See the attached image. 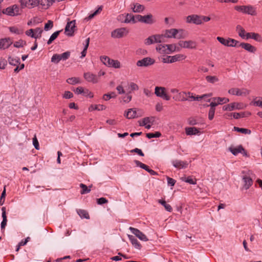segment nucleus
Masks as SVG:
<instances>
[{"mask_svg":"<svg viewBox=\"0 0 262 262\" xmlns=\"http://www.w3.org/2000/svg\"><path fill=\"white\" fill-rule=\"evenodd\" d=\"M100 60L104 65L108 67H112L116 69L120 68V62L118 60L111 59L108 56H101L100 57Z\"/></svg>","mask_w":262,"mask_h":262,"instance_id":"1","label":"nucleus"},{"mask_svg":"<svg viewBox=\"0 0 262 262\" xmlns=\"http://www.w3.org/2000/svg\"><path fill=\"white\" fill-rule=\"evenodd\" d=\"M235 9L239 12L251 15H256V12L255 8L251 6H236L235 7Z\"/></svg>","mask_w":262,"mask_h":262,"instance_id":"2","label":"nucleus"},{"mask_svg":"<svg viewBox=\"0 0 262 262\" xmlns=\"http://www.w3.org/2000/svg\"><path fill=\"white\" fill-rule=\"evenodd\" d=\"M71 55V53L69 51H67L61 54H55L51 58V62L55 64H57L61 60H66L68 59Z\"/></svg>","mask_w":262,"mask_h":262,"instance_id":"3","label":"nucleus"},{"mask_svg":"<svg viewBox=\"0 0 262 262\" xmlns=\"http://www.w3.org/2000/svg\"><path fill=\"white\" fill-rule=\"evenodd\" d=\"M155 94L157 97L162 98V99L168 101L170 97L166 92V88L162 86H156L155 88Z\"/></svg>","mask_w":262,"mask_h":262,"instance_id":"4","label":"nucleus"},{"mask_svg":"<svg viewBox=\"0 0 262 262\" xmlns=\"http://www.w3.org/2000/svg\"><path fill=\"white\" fill-rule=\"evenodd\" d=\"M250 92L246 89L243 88H231L228 90V93L233 95L238 96H246L249 94Z\"/></svg>","mask_w":262,"mask_h":262,"instance_id":"5","label":"nucleus"},{"mask_svg":"<svg viewBox=\"0 0 262 262\" xmlns=\"http://www.w3.org/2000/svg\"><path fill=\"white\" fill-rule=\"evenodd\" d=\"M163 36L160 34L151 35L145 39V43L150 45L154 43H161L163 41Z\"/></svg>","mask_w":262,"mask_h":262,"instance_id":"6","label":"nucleus"},{"mask_svg":"<svg viewBox=\"0 0 262 262\" xmlns=\"http://www.w3.org/2000/svg\"><path fill=\"white\" fill-rule=\"evenodd\" d=\"M42 31V30L40 28H36L35 29H31L26 32V34L27 36L37 39L41 37Z\"/></svg>","mask_w":262,"mask_h":262,"instance_id":"7","label":"nucleus"},{"mask_svg":"<svg viewBox=\"0 0 262 262\" xmlns=\"http://www.w3.org/2000/svg\"><path fill=\"white\" fill-rule=\"evenodd\" d=\"M76 20H73L68 22L65 28V34L69 36H72L75 31Z\"/></svg>","mask_w":262,"mask_h":262,"instance_id":"8","label":"nucleus"},{"mask_svg":"<svg viewBox=\"0 0 262 262\" xmlns=\"http://www.w3.org/2000/svg\"><path fill=\"white\" fill-rule=\"evenodd\" d=\"M244 108V104L241 103L233 102L224 105L223 110L225 111H232L234 110H241Z\"/></svg>","mask_w":262,"mask_h":262,"instance_id":"9","label":"nucleus"},{"mask_svg":"<svg viewBox=\"0 0 262 262\" xmlns=\"http://www.w3.org/2000/svg\"><path fill=\"white\" fill-rule=\"evenodd\" d=\"M155 60L150 57H145L137 62V66L138 67H148L154 64Z\"/></svg>","mask_w":262,"mask_h":262,"instance_id":"10","label":"nucleus"},{"mask_svg":"<svg viewBox=\"0 0 262 262\" xmlns=\"http://www.w3.org/2000/svg\"><path fill=\"white\" fill-rule=\"evenodd\" d=\"M3 12L10 16L17 15L19 14V8L17 5H14L4 9Z\"/></svg>","mask_w":262,"mask_h":262,"instance_id":"11","label":"nucleus"},{"mask_svg":"<svg viewBox=\"0 0 262 262\" xmlns=\"http://www.w3.org/2000/svg\"><path fill=\"white\" fill-rule=\"evenodd\" d=\"M128 33V31L125 28H121L115 29L111 34L112 37L116 38H121Z\"/></svg>","mask_w":262,"mask_h":262,"instance_id":"12","label":"nucleus"},{"mask_svg":"<svg viewBox=\"0 0 262 262\" xmlns=\"http://www.w3.org/2000/svg\"><path fill=\"white\" fill-rule=\"evenodd\" d=\"M201 15H198L195 14L188 15L186 17V21L188 23H193L195 25H201L202 24L201 21Z\"/></svg>","mask_w":262,"mask_h":262,"instance_id":"13","label":"nucleus"},{"mask_svg":"<svg viewBox=\"0 0 262 262\" xmlns=\"http://www.w3.org/2000/svg\"><path fill=\"white\" fill-rule=\"evenodd\" d=\"M129 229L132 232V233L135 234L136 236L139 238L140 240L144 242H146L148 240L146 236L139 229L132 227H130Z\"/></svg>","mask_w":262,"mask_h":262,"instance_id":"14","label":"nucleus"},{"mask_svg":"<svg viewBox=\"0 0 262 262\" xmlns=\"http://www.w3.org/2000/svg\"><path fill=\"white\" fill-rule=\"evenodd\" d=\"M179 45L182 48L188 49H195L196 46V42L192 40H181L179 42Z\"/></svg>","mask_w":262,"mask_h":262,"instance_id":"15","label":"nucleus"},{"mask_svg":"<svg viewBox=\"0 0 262 262\" xmlns=\"http://www.w3.org/2000/svg\"><path fill=\"white\" fill-rule=\"evenodd\" d=\"M187 95L186 97L189 99L188 101H200L202 100L203 98L206 97H209L211 95V94H204L202 96H195L192 93H191L190 92H186Z\"/></svg>","mask_w":262,"mask_h":262,"instance_id":"16","label":"nucleus"},{"mask_svg":"<svg viewBox=\"0 0 262 262\" xmlns=\"http://www.w3.org/2000/svg\"><path fill=\"white\" fill-rule=\"evenodd\" d=\"M177 34H178V29H171L166 30L164 33V34H161V35L163 36V38L164 37L176 38V35H177Z\"/></svg>","mask_w":262,"mask_h":262,"instance_id":"17","label":"nucleus"},{"mask_svg":"<svg viewBox=\"0 0 262 262\" xmlns=\"http://www.w3.org/2000/svg\"><path fill=\"white\" fill-rule=\"evenodd\" d=\"M84 77L88 82H92L93 83H96L98 81L97 76L90 72L84 73Z\"/></svg>","mask_w":262,"mask_h":262,"instance_id":"18","label":"nucleus"},{"mask_svg":"<svg viewBox=\"0 0 262 262\" xmlns=\"http://www.w3.org/2000/svg\"><path fill=\"white\" fill-rule=\"evenodd\" d=\"M239 47H241L242 48L244 49L245 50L251 52V53H255L256 51V48L248 43L242 42L239 44Z\"/></svg>","mask_w":262,"mask_h":262,"instance_id":"19","label":"nucleus"},{"mask_svg":"<svg viewBox=\"0 0 262 262\" xmlns=\"http://www.w3.org/2000/svg\"><path fill=\"white\" fill-rule=\"evenodd\" d=\"M143 18L141 23L151 25L156 22V19L154 18L151 14L144 15L143 16Z\"/></svg>","mask_w":262,"mask_h":262,"instance_id":"20","label":"nucleus"},{"mask_svg":"<svg viewBox=\"0 0 262 262\" xmlns=\"http://www.w3.org/2000/svg\"><path fill=\"white\" fill-rule=\"evenodd\" d=\"M172 163L174 167L179 169L185 168L188 166L187 162L179 160H174Z\"/></svg>","mask_w":262,"mask_h":262,"instance_id":"21","label":"nucleus"},{"mask_svg":"<svg viewBox=\"0 0 262 262\" xmlns=\"http://www.w3.org/2000/svg\"><path fill=\"white\" fill-rule=\"evenodd\" d=\"M186 95L187 94L186 92H179L176 96H173V99L176 101H185L189 100V99L186 97Z\"/></svg>","mask_w":262,"mask_h":262,"instance_id":"22","label":"nucleus"},{"mask_svg":"<svg viewBox=\"0 0 262 262\" xmlns=\"http://www.w3.org/2000/svg\"><path fill=\"white\" fill-rule=\"evenodd\" d=\"M12 43L10 38H4L0 39V49H5L9 48Z\"/></svg>","mask_w":262,"mask_h":262,"instance_id":"23","label":"nucleus"},{"mask_svg":"<svg viewBox=\"0 0 262 262\" xmlns=\"http://www.w3.org/2000/svg\"><path fill=\"white\" fill-rule=\"evenodd\" d=\"M229 150L234 156H236L239 153H242L244 148L240 145L237 147L230 146L229 147Z\"/></svg>","mask_w":262,"mask_h":262,"instance_id":"24","label":"nucleus"},{"mask_svg":"<svg viewBox=\"0 0 262 262\" xmlns=\"http://www.w3.org/2000/svg\"><path fill=\"white\" fill-rule=\"evenodd\" d=\"M243 180L244 182V187L246 189H248L253 184V181L250 177L245 176L243 177Z\"/></svg>","mask_w":262,"mask_h":262,"instance_id":"25","label":"nucleus"},{"mask_svg":"<svg viewBox=\"0 0 262 262\" xmlns=\"http://www.w3.org/2000/svg\"><path fill=\"white\" fill-rule=\"evenodd\" d=\"M169 58H170V63H173L185 59L186 56L183 54H177L174 56H170Z\"/></svg>","mask_w":262,"mask_h":262,"instance_id":"26","label":"nucleus"},{"mask_svg":"<svg viewBox=\"0 0 262 262\" xmlns=\"http://www.w3.org/2000/svg\"><path fill=\"white\" fill-rule=\"evenodd\" d=\"M128 238L130 241L131 242L132 245L134 246V247L138 249H140L141 248V245L138 241V240L133 235H128Z\"/></svg>","mask_w":262,"mask_h":262,"instance_id":"27","label":"nucleus"},{"mask_svg":"<svg viewBox=\"0 0 262 262\" xmlns=\"http://www.w3.org/2000/svg\"><path fill=\"white\" fill-rule=\"evenodd\" d=\"M132 9L134 12L140 13L145 9V7L142 5L136 3L134 4V7H132Z\"/></svg>","mask_w":262,"mask_h":262,"instance_id":"28","label":"nucleus"},{"mask_svg":"<svg viewBox=\"0 0 262 262\" xmlns=\"http://www.w3.org/2000/svg\"><path fill=\"white\" fill-rule=\"evenodd\" d=\"M187 135H193L198 134L200 131L195 127H187L185 129Z\"/></svg>","mask_w":262,"mask_h":262,"instance_id":"29","label":"nucleus"},{"mask_svg":"<svg viewBox=\"0 0 262 262\" xmlns=\"http://www.w3.org/2000/svg\"><path fill=\"white\" fill-rule=\"evenodd\" d=\"M136 112L133 108L128 109L125 116L128 119H132L136 117Z\"/></svg>","mask_w":262,"mask_h":262,"instance_id":"30","label":"nucleus"},{"mask_svg":"<svg viewBox=\"0 0 262 262\" xmlns=\"http://www.w3.org/2000/svg\"><path fill=\"white\" fill-rule=\"evenodd\" d=\"M125 23H132L133 24L136 23L134 16L131 14H127L125 16V19L124 21Z\"/></svg>","mask_w":262,"mask_h":262,"instance_id":"31","label":"nucleus"},{"mask_svg":"<svg viewBox=\"0 0 262 262\" xmlns=\"http://www.w3.org/2000/svg\"><path fill=\"white\" fill-rule=\"evenodd\" d=\"M158 203L163 205L167 211L171 212L172 211L171 206L169 204H167L164 200H159Z\"/></svg>","mask_w":262,"mask_h":262,"instance_id":"32","label":"nucleus"},{"mask_svg":"<svg viewBox=\"0 0 262 262\" xmlns=\"http://www.w3.org/2000/svg\"><path fill=\"white\" fill-rule=\"evenodd\" d=\"M62 30H59V31H56L54 33H53L50 36L49 39L48 40L47 44L50 45L58 37L60 32Z\"/></svg>","mask_w":262,"mask_h":262,"instance_id":"33","label":"nucleus"},{"mask_svg":"<svg viewBox=\"0 0 262 262\" xmlns=\"http://www.w3.org/2000/svg\"><path fill=\"white\" fill-rule=\"evenodd\" d=\"M236 31L237 32L238 35L243 38H244L245 37V31L244 29L240 25H237L236 26Z\"/></svg>","mask_w":262,"mask_h":262,"instance_id":"34","label":"nucleus"},{"mask_svg":"<svg viewBox=\"0 0 262 262\" xmlns=\"http://www.w3.org/2000/svg\"><path fill=\"white\" fill-rule=\"evenodd\" d=\"M55 0H39L40 4L42 6L46 7L48 8L52 5Z\"/></svg>","mask_w":262,"mask_h":262,"instance_id":"35","label":"nucleus"},{"mask_svg":"<svg viewBox=\"0 0 262 262\" xmlns=\"http://www.w3.org/2000/svg\"><path fill=\"white\" fill-rule=\"evenodd\" d=\"M233 130L234 131H236L237 132H239L245 134H250L251 132V130L248 129L244 128H239L236 126H234L233 127Z\"/></svg>","mask_w":262,"mask_h":262,"instance_id":"36","label":"nucleus"},{"mask_svg":"<svg viewBox=\"0 0 262 262\" xmlns=\"http://www.w3.org/2000/svg\"><path fill=\"white\" fill-rule=\"evenodd\" d=\"M19 60L20 59L18 57L15 58L11 57H9L8 58V61L9 63L14 66H16L18 64H20Z\"/></svg>","mask_w":262,"mask_h":262,"instance_id":"37","label":"nucleus"},{"mask_svg":"<svg viewBox=\"0 0 262 262\" xmlns=\"http://www.w3.org/2000/svg\"><path fill=\"white\" fill-rule=\"evenodd\" d=\"M214 101H217L219 104L226 103L229 101V99L227 98L214 97L212 98Z\"/></svg>","mask_w":262,"mask_h":262,"instance_id":"38","label":"nucleus"},{"mask_svg":"<svg viewBox=\"0 0 262 262\" xmlns=\"http://www.w3.org/2000/svg\"><path fill=\"white\" fill-rule=\"evenodd\" d=\"M134 162L136 164L137 166L140 167L141 168L144 169V170H145L147 172L150 169V168H149V167L148 166H147L146 165L142 163V162H141L140 161H139L138 160H135Z\"/></svg>","mask_w":262,"mask_h":262,"instance_id":"39","label":"nucleus"},{"mask_svg":"<svg viewBox=\"0 0 262 262\" xmlns=\"http://www.w3.org/2000/svg\"><path fill=\"white\" fill-rule=\"evenodd\" d=\"M106 108V106L104 105L98 104V105H91L90 107V110H97V111H102Z\"/></svg>","mask_w":262,"mask_h":262,"instance_id":"40","label":"nucleus"},{"mask_svg":"<svg viewBox=\"0 0 262 262\" xmlns=\"http://www.w3.org/2000/svg\"><path fill=\"white\" fill-rule=\"evenodd\" d=\"M77 212H78V214L79 215V216L81 218H85L86 219H90L89 213L86 210H82V209H79L77 211Z\"/></svg>","mask_w":262,"mask_h":262,"instance_id":"41","label":"nucleus"},{"mask_svg":"<svg viewBox=\"0 0 262 262\" xmlns=\"http://www.w3.org/2000/svg\"><path fill=\"white\" fill-rule=\"evenodd\" d=\"M89 43H90V38H88L85 40V45L83 51L81 53V58H82L85 56L86 54V51H87V49H88L89 45Z\"/></svg>","mask_w":262,"mask_h":262,"instance_id":"42","label":"nucleus"},{"mask_svg":"<svg viewBox=\"0 0 262 262\" xmlns=\"http://www.w3.org/2000/svg\"><path fill=\"white\" fill-rule=\"evenodd\" d=\"M67 82L70 84H75L77 83H79L80 82V81L79 78L71 77L68 78L67 80Z\"/></svg>","mask_w":262,"mask_h":262,"instance_id":"43","label":"nucleus"},{"mask_svg":"<svg viewBox=\"0 0 262 262\" xmlns=\"http://www.w3.org/2000/svg\"><path fill=\"white\" fill-rule=\"evenodd\" d=\"M239 44V41H238L237 40H236L234 39H233V38H229L228 47H238Z\"/></svg>","mask_w":262,"mask_h":262,"instance_id":"44","label":"nucleus"},{"mask_svg":"<svg viewBox=\"0 0 262 262\" xmlns=\"http://www.w3.org/2000/svg\"><path fill=\"white\" fill-rule=\"evenodd\" d=\"M216 39L223 45L228 47L229 45V38L226 39L222 37L218 36Z\"/></svg>","mask_w":262,"mask_h":262,"instance_id":"45","label":"nucleus"},{"mask_svg":"<svg viewBox=\"0 0 262 262\" xmlns=\"http://www.w3.org/2000/svg\"><path fill=\"white\" fill-rule=\"evenodd\" d=\"M80 187L82 188V190L80 191V193L82 194L88 193L91 191V189L88 188V187L84 184H80Z\"/></svg>","mask_w":262,"mask_h":262,"instance_id":"46","label":"nucleus"},{"mask_svg":"<svg viewBox=\"0 0 262 262\" xmlns=\"http://www.w3.org/2000/svg\"><path fill=\"white\" fill-rule=\"evenodd\" d=\"M186 36V34L184 32V30L182 29H178V34L176 35V38L177 39H181V38H184Z\"/></svg>","mask_w":262,"mask_h":262,"instance_id":"47","label":"nucleus"},{"mask_svg":"<svg viewBox=\"0 0 262 262\" xmlns=\"http://www.w3.org/2000/svg\"><path fill=\"white\" fill-rule=\"evenodd\" d=\"M206 79L208 82L211 83H214L219 81V79L215 76H207Z\"/></svg>","mask_w":262,"mask_h":262,"instance_id":"48","label":"nucleus"},{"mask_svg":"<svg viewBox=\"0 0 262 262\" xmlns=\"http://www.w3.org/2000/svg\"><path fill=\"white\" fill-rule=\"evenodd\" d=\"M9 30L11 33H15L16 34H21L23 33V30L18 29L15 27H11L9 28Z\"/></svg>","mask_w":262,"mask_h":262,"instance_id":"49","label":"nucleus"},{"mask_svg":"<svg viewBox=\"0 0 262 262\" xmlns=\"http://www.w3.org/2000/svg\"><path fill=\"white\" fill-rule=\"evenodd\" d=\"M161 136V134L159 132H156L155 133H147L146 134V136L149 139L152 138H158Z\"/></svg>","mask_w":262,"mask_h":262,"instance_id":"50","label":"nucleus"},{"mask_svg":"<svg viewBox=\"0 0 262 262\" xmlns=\"http://www.w3.org/2000/svg\"><path fill=\"white\" fill-rule=\"evenodd\" d=\"M26 45V42L22 39H20L17 41H16L14 43V47L15 48L23 47L24 45Z\"/></svg>","mask_w":262,"mask_h":262,"instance_id":"51","label":"nucleus"},{"mask_svg":"<svg viewBox=\"0 0 262 262\" xmlns=\"http://www.w3.org/2000/svg\"><path fill=\"white\" fill-rule=\"evenodd\" d=\"M156 50L159 51L161 53H163L166 52V45H159L156 47Z\"/></svg>","mask_w":262,"mask_h":262,"instance_id":"52","label":"nucleus"},{"mask_svg":"<svg viewBox=\"0 0 262 262\" xmlns=\"http://www.w3.org/2000/svg\"><path fill=\"white\" fill-rule=\"evenodd\" d=\"M116 95L114 92L111 93V94H105L103 96V99L107 101L110 100L112 98H115L116 97Z\"/></svg>","mask_w":262,"mask_h":262,"instance_id":"53","label":"nucleus"},{"mask_svg":"<svg viewBox=\"0 0 262 262\" xmlns=\"http://www.w3.org/2000/svg\"><path fill=\"white\" fill-rule=\"evenodd\" d=\"M53 27V21L49 20L48 21V23L45 24L44 29L46 31H48V30L52 29Z\"/></svg>","mask_w":262,"mask_h":262,"instance_id":"54","label":"nucleus"},{"mask_svg":"<svg viewBox=\"0 0 262 262\" xmlns=\"http://www.w3.org/2000/svg\"><path fill=\"white\" fill-rule=\"evenodd\" d=\"M182 180L188 183H189L190 184H195L196 181H194L191 177H188V178H182Z\"/></svg>","mask_w":262,"mask_h":262,"instance_id":"55","label":"nucleus"},{"mask_svg":"<svg viewBox=\"0 0 262 262\" xmlns=\"http://www.w3.org/2000/svg\"><path fill=\"white\" fill-rule=\"evenodd\" d=\"M7 64V61L3 58H0V69H4Z\"/></svg>","mask_w":262,"mask_h":262,"instance_id":"56","label":"nucleus"},{"mask_svg":"<svg viewBox=\"0 0 262 262\" xmlns=\"http://www.w3.org/2000/svg\"><path fill=\"white\" fill-rule=\"evenodd\" d=\"M233 117L234 119H236L245 117V113H233Z\"/></svg>","mask_w":262,"mask_h":262,"instance_id":"57","label":"nucleus"},{"mask_svg":"<svg viewBox=\"0 0 262 262\" xmlns=\"http://www.w3.org/2000/svg\"><path fill=\"white\" fill-rule=\"evenodd\" d=\"M27 4L28 5H31L32 7H34L40 4V2L39 0H29Z\"/></svg>","mask_w":262,"mask_h":262,"instance_id":"58","label":"nucleus"},{"mask_svg":"<svg viewBox=\"0 0 262 262\" xmlns=\"http://www.w3.org/2000/svg\"><path fill=\"white\" fill-rule=\"evenodd\" d=\"M150 122V119L149 117H145L142 119V122H140V126H145L147 123Z\"/></svg>","mask_w":262,"mask_h":262,"instance_id":"59","label":"nucleus"},{"mask_svg":"<svg viewBox=\"0 0 262 262\" xmlns=\"http://www.w3.org/2000/svg\"><path fill=\"white\" fill-rule=\"evenodd\" d=\"M33 144L36 149L38 150L39 149V143L35 135L33 138Z\"/></svg>","mask_w":262,"mask_h":262,"instance_id":"60","label":"nucleus"},{"mask_svg":"<svg viewBox=\"0 0 262 262\" xmlns=\"http://www.w3.org/2000/svg\"><path fill=\"white\" fill-rule=\"evenodd\" d=\"M73 97V94L70 91H66L63 95V98L65 99H70Z\"/></svg>","mask_w":262,"mask_h":262,"instance_id":"61","label":"nucleus"},{"mask_svg":"<svg viewBox=\"0 0 262 262\" xmlns=\"http://www.w3.org/2000/svg\"><path fill=\"white\" fill-rule=\"evenodd\" d=\"M107 202L108 200L105 198H100L97 200V203L99 205H102L103 204L107 203Z\"/></svg>","mask_w":262,"mask_h":262,"instance_id":"62","label":"nucleus"},{"mask_svg":"<svg viewBox=\"0 0 262 262\" xmlns=\"http://www.w3.org/2000/svg\"><path fill=\"white\" fill-rule=\"evenodd\" d=\"M215 110L212 108H210L209 113H208V118L210 120H211L213 119L214 113H215Z\"/></svg>","mask_w":262,"mask_h":262,"instance_id":"63","label":"nucleus"},{"mask_svg":"<svg viewBox=\"0 0 262 262\" xmlns=\"http://www.w3.org/2000/svg\"><path fill=\"white\" fill-rule=\"evenodd\" d=\"M130 152H136V153L138 154L139 155H140V156H142V157L144 156V154L142 152V151L140 149H139L138 148H136L130 150Z\"/></svg>","mask_w":262,"mask_h":262,"instance_id":"64","label":"nucleus"}]
</instances>
